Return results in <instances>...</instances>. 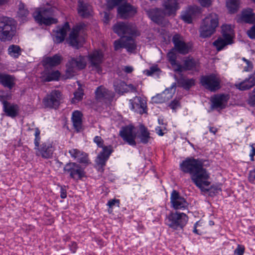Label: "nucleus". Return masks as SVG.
Segmentation results:
<instances>
[{
  "mask_svg": "<svg viewBox=\"0 0 255 255\" xmlns=\"http://www.w3.org/2000/svg\"><path fill=\"white\" fill-rule=\"evenodd\" d=\"M163 6L164 14L169 16L175 14L176 10L179 8V3L178 0H165Z\"/></svg>",
  "mask_w": 255,
  "mask_h": 255,
  "instance_id": "obj_25",
  "label": "nucleus"
},
{
  "mask_svg": "<svg viewBox=\"0 0 255 255\" xmlns=\"http://www.w3.org/2000/svg\"><path fill=\"white\" fill-rule=\"evenodd\" d=\"M84 93L81 89H78L77 91L74 93V97L72 99V103H76L82 99Z\"/></svg>",
  "mask_w": 255,
  "mask_h": 255,
  "instance_id": "obj_44",
  "label": "nucleus"
},
{
  "mask_svg": "<svg viewBox=\"0 0 255 255\" xmlns=\"http://www.w3.org/2000/svg\"><path fill=\"white\" fill-rule=\"evenodd\" d=\"M123 0H109L108 6L110 8H113L114 6L119 5Z\"/></svg>",
  "mask_w": 255,
  "mask_h": 255,
  "instance_id": "obj_52",
  "label": "nucleus"
},
{
  "mask_svg": "<svg viewBox=\"0 0 255 255\" xmlns=\"http://www.w3.org/2000/svg\"><path fill=\"white\" fill-rule=\"evenodd\" d=\"M198 66V62L193 58H188L184 60L183 68L187 70H193Z\"/></svg>",
  "mask_w": 255,
  "mask_h": 255,
  "instance_id": "obj_39",
  "label": "nucleus"
},
{
  "mask_svg": "<svg viewBox=\"0 0 255 255\" xmlns=\"http://www.w3.org/2000/svg\"><path fill=\"white\" fill-rule=\"evenodd\" d=\"M60 75L58 70L47 71H45L42 76V80L44 82H50L57 80Z\"/></svg>",
  "mask_w": 255,
  "mask_h": 255,
  "instance_id": "obj_34",
  "label": "nucleus"
},
{
  "mask_svg": "<svg viewBox=\"0 0 255 255\" xmlns=\"http://www.w3.org/2000/svg\"><path fill=\"white\" fill-rule=\"evenodd\" d=\"M69 153L72 157L75 158H78L83 154V152H81L77 149H71L69 150Z\"/></svg>",
  "mask_w": 255,
  "mask_h": 255,
  "instance_id": "obj_46",
  "label": "nucleus"
},
{
  "mask_svg": "<svg viewBox=\"0 0 255 255\" xmlns=\"http://www.w3.org/2000/svg\"><path fill=\"white\" fill-rule=\"evenodd\" d=\"M88 68L92 72L99 74L102 73V64L104 61V54L101 50H94L87 56Z\"/></svg>",
  "mask_w": 255,
  "mask_h": 255,
  "instance_id": "obj_5",
  "label": "nucleus"
},
{
  "mask_svg": "<svg viewBox=\"0 0 255 255\" xmlns=\"http://www.w3.org/2000/svg\"><path fill=\"white\" fill-rule=\"evenodd\" d=\"M124 71L127 73H130L133 71V68L130 66H126L124 68Z\"/></svg>",
  "mask_w": 255,
  "mask_h": 255,
  "instance_id": "obj_63",
  "label": "nucleus"
},
{
  "mask_svg": "<svg viewBox=\"0 0 255 255\" xmlns=\"http://www.w3.org/2000/svg\"><path fill=\"white\" fill-rule=\"evenodd\" d=\"M18 17L20 20L24 22L28 20V16L29 15V11L27 9L24 7L23 3H20L19 4L18 11L17 12Z\"/></svg>",
  "mask_w": 255,
  "mask_h": 255,
  "instance_id": "obj_38",
  "label": "nucleus"
},
{
  "mask_svg": "<svg viewBox=\"0 0 255 255\" xmlns=\"http://www.w3.org/2000/svg\"><path fill=\"white\" fill-rule=\"evenodd\" d=\"M167 58L171 65H175L176 63V55L174 51H171L167 54Z\"/></svg>",
  "mask_w": 255,
  "mask_h": 255,
  "instance_id": "obj_48",
  "label": "nucleus"
},
{
  "mask_svg": "<svg viewBox=\"0 0 255 255\" xmlns=\"http://www.w3.org/2000/svg\"><path fill=\"white\" fill-rule=\"evenodd\" d=\"M94 141L95 143H96L98 147L103 148V149H104V147L105 146L104 145V140L101 136H95L94 139Z\"/></svg>",
  "mask_w": 255,
  "mask_h": 255,
  "instance_id": "obj_50",
  "label": "nucleus"
},
{
  "mask_svg": "<svg viewBox=\"0 0 255 255\" xmlns=\"http://www.w3.org/2000/svg\"><path fill=\"white\" fill-rule=\"evenodd\" d=\"M0 101L3 104V111L7 116L14 118L18 115L19 107L17 105L5 101L3 97H0Z\"/></svg>",
  "mask_w": 255,
  "mask_h": 255,
  "instance_id": "obj_19",
  "label": "nucleus"
},
{
  "mask_svg": "<svg viewBox=\"0 0 255 255\" xmlns=\"http://www.w3.org/2000/svg\"><path fill=\"white\" fill-rule=\"evenodd\" d=\"M173 94L169 89H166L161 94H158L152 98V102L160 104L166 102L172 98Z\"/></svg>",
  "mask_w": 255,
  "mask_h": 255,
  "instance_id": "obj_29",
  "label": "nucleus"
},
{
  "mask_svg": "<svg viewBox=\"0 0 255 255\" xmlns=\"http://www.w3.org/2000/svg\"><path fill=\"white\" fill-rule=\"evenodd\" d=\"M112 152V146L109 145L108 146H105L102 151L98 154L96 159V162L101 168L102 171L104 170L103 167L105 166L106 162Z\"/></svg>",
  "mask_w": 255,
  "mask_h": 255,
  "instance_id": "obj_18",
  "label": "nucleus"
},
{
  "mask_svg": "<svg viewBox=\"0 0 255 255\" xmlns=\"http://www.w3.org/2000/svg\"><path fill=\"white\" fill-rule=\"evenodd\" d=\"M20 47L16 45H11L8 48V53L11 56L17 58L21 54Z\"/></svg>",
  "mask_w": 255,
  "mask_h": 255,
  "instance_id": "obj_41",
  "label": "nucleus"
},
{
  "mask_svg": "<svg viewBox=\"0 0 255 255\" xmlns=\"http://www.w3.org/2000/svg\"><path fill=\"white\" fill-rule=\"evenodd\" d=\"M249 104L252 107L255 106V88L253 89L249 100Z\"/></svg>",
  "mask_w": 255,
  "mask_h": 255,
  "instance_id": "obj_51",
  "label": "nucleus"
},
{
  "mask_svg": "<svg viewBox=\"0 0 255 255\" xmlns=\"http://www.w3.org/2000/svg\"><path fill=\"white\" fill-rule=\"evenodd\" d=\"M69 246L70 250L72 252V253H75L77 248V244L75 242H73L71 245H69Z\"/></svg>",
  "mask_w": 255,
  "mask_h": 255,
  "instance_id": "obj_60",
  "label": "nucleus"
},
{
  "mask_svg": "<svg viewBox=\"0 0 255 255\" xmlns=\"http://www.w3.org/2000/svg\"><path fill=\"white\" fill-rule=\"evenodd\" d=\"M119 85L120 89H118L119 92H128L129 91L131 92L136 91V88L132 84L127 85L125 82L120 81Z\"/></svg>",
  "mask_w": 255,
  "mask_h": 255,
  "instance_id": "obj_40",
  "label": "nucleus"
},
{
  "mask_svg": "<svg viewBox=\"0 0 255 255\" xmlns=\"http://www.w3.org/2000/svg\"><path fill=\"white\" fill-rule=\"evenodd\" d=\"M200 13V8L199 7L193 6L189 7L188 9L184 11L181 16L183 21L188 23H190L192 21L193 18L197 14Z\"/></svg>",
  "mask_w": 255,
  "mask_h": 255,
  "instance_id": "obj_23",
  "label": "nucleus"
},
{
  "mask_svg": "<svg viewBox=\"0 0 255 255\" xmlns=\"http://www.w3.org/2000/svg\"><path fill=\"white\" fill-rule=\"evenodd\" d=\"M207 186H204L205 189L204 190L201 191L203 192H208L209 195L211 196L216 195V194L218 193L219 191H221L220 188L217 186H212L209 188H207Z\"/></svg>",
  "mask_w": 255,
  "mask_h": 255,
  "instance_id": "obj_43",
  "label": "nucleus"
},
{
  "mask_svg": "<svg viewBox=\"0 0 255 255\" xmlns=\"http://www.w3.org/2000/svg\"><path fill=\"white\" fill-rule=\"evenodd\" d=\"M188 219L187 216L184 213H171L166 220V224L174 229H182L186 224Z\"/></svg>",
  "mask_w": 255,
  "mask_h": 255,
  "instance_id": "obj_9",
  "label": "nucleus"
},
{
  "mask_svg": "<svg viewBox=\"0 0 255 255\" xmlns=\"http://www.w3.org/2000/svg\"><path fill=\"white\" fill-rule=\"evenodd\" d=\"M86 65V59L84 56L79 55L71 58L66 64V73L67 78L72 77L78 71L85 69Z\"/></svg>",
  "mask_w": 255,
  "mask_h": 255,
  "instance_id": "obj_6",
  "label": "nucleus"
},
{
  "mask_svg": "<svg viewBox=\"0 0 255 255\" xmlns=\"http://www.w3.org/2000/svg\"><path fill=\"white\" fill-rule=\"evenodd\" d=\"M223 31V38L219 37L213 42L218 51H220L227 45L233 43L231 26L229 25H223L222 27Z\"/></svg>",
  "mask_w": 255,
  "mask_h": 255,
  "instance_id": "obj_10",
  "label": "nucleus"
},
{
  "mask_svg": "<svg viewBox=\"0 0 255 255\" xmlns=\"http://www.w3.org/2000/svg\"><path fill=\"white\" fill-rule=\"evenodd\" d=\"M66 196L67 195H66V190L63 188H61V195H60L61 198H62V199L65 198L66 197Z\"/></svg>",
  "mask_w": 255,
  "mask_h": 255,
  "instance_id": "obj_62",
  "label": "nucleus"
},
{
  "mask_svg": "<svg viewBox=\"0 0 255 255\" xmlns=\"http://www.w3.org/2000/svg\"><path fill=\"white\" fill-rule=\"evenodd\" d=\"M242 60L245 62L246 66L244 67L243 70L245 72H251L253 69V64L252 61L243 58Z\"/></svg>",
  "mask_w": 255,
  "mask_h": 255,
  "instance_id": "obj_45",
  "label": "nucleus"
},
{
  "mask_svg": "<svg viewBox=\"0 0 255 255\" xmlns=\"http://www.w3.org/2000/svg\"><path fill=\"white\" fill-rule=\"evenodd\" d=\"M159 70V69L157 66H152L150 68L149 70L146 71V74L148 76H150Z\"/></svg>",
  "mask_w": 255,
  "mask_h": 255,
  "instance_id": "obj_54",
  "label": "nucleus"
},
{
  "mask_svg": "<svg viewBox=\"0 0 255 255\" xmlns=\"http://www.w3.org/2000/svg\"><path fill=\"white\" fill-rule=\"evenodd\" d=\"M242 21L246 23H252L255 22V14L253 12L251 8L244 9L240 17Z\"/></svg>",
  "mask_w": 255,
  "mask_h": 255,
  "instance_id": "obj_31",
  "label": "nucleus"
},
{
  "mask_svg": "<svg viewBox=\"0 0 255 255\" xmlns=\"http://www.w3.org/2000/svg\"><path fill=\"white\" fill-rule=\"evenodd\" d=\"M40 130L38 128H36L35 129V139H34V144L35 146V149H37L39 146V142L40 140Z\"/></svg>",
  "mask_w": 255,
  "mask_h": 255,
  "instance_id": "obj_47",
  "label": "nucleus"
},
{
  "mask_svg": "<svg viewBox=\"0 0 255 255\" xmlns=\"http://www.w3.org/2000/svg\"><path fill=\"white\" fill-rule=\"evenodd\" d=\"M95 94L97 100L103 101L105 102H111L115 96L114 92L102 86H99L97 88Z\"/></svg>",
  "mask_w": 255,
  "mask_h": 255,
  "instance_id": "obj_16",
  "label": "nucleus"
},
{
  "mask_svg": "<svg viewBox=\"0 0 255 255\" xmlns=\"http://www.w3.org/2000/svg\"><path fill=\"white\" fill-rule=\"evenodd\" d=\"M249 180L251 183H254L255 181V169L251 171L249 174Z\"/></svg>",
  "mask_w": 255,
  "mask_h": 255,
  "instance_id": "obj_55",
  "label": "nucleus"
},
{
  "mask_svg": "<svg viewBox=\"0 0 255 255\" xmlns=\"http://www.w3.org/2000/svg\"><path fill=\"white\" fill-rule=\"evenodd\" d=\"M255 155V148L253 146V145H252V153L250 154V156L252 157L251 160H254L253 156Z\"/></svg>",
  "mask_w": 255,
  "mask_h": 255,
  "instance_id": "obj_64",
  "label": "nucleus"
},
{
  "mask_svg": "<svg viewBox=\"0 0 255 255\" xmlns=\"http://www.w3.org/2000/svg\"><path fill=\"white\" fill-rule=\"evenodd\" d=\"M16 22L12 18L0 17V40L5 41L12 39L16 31Z\"/></svg>",
  "mask_w": 255,
  "mask_h": 255,
  "instance_id": "obj_4",
  "label": "nucleus"
},
{
  "mask_svg": "<svg viewBox=\"0 0 255 255\" xmlns=\"http://www.w3.org/2000/svg\"><path fill=\"white\" fill-rule=\"evenodd\" d=\"M0 83L4 87L11 89L14 85V77L11 75L0 74Z\"/></svg>",
  "mask_w": 255,
  "mask_h": 255,
  "instance_id": "obj_32",
  "label": "nucleus"
},
{
  "mask_svg": "<svg viewBox=\"0 0 255 255\" xmlns=\"http://www.w3.org/2000/svg\"><path fill=\"white\" fill-rule=\"evenodd\" d=\"M221 80L219 75L211 74L209 75L203 76L201 78V83L206 89L210 91L214 92L221 88Z\"/></svg>",
  "mask_w": 255,
  "mask_h": 255,
  "instance_id": "obj_11",
  "label": "nucleus"
},
{
  "mask_svg": "<svg viewBox=\"0 0 255 255\" xmlns=\"http://www.w3.org/2000/svg\"><path fill=\"white\" fill-rule=\"evenodd\" d=\"M210 178V174L207 170L203 168L202 164L191 175V179L199 187L201 190H204V186H209L210 182L208 181Z\"/></svg>",
  "mask_w": 255,
  "mask_h": 255,
  "instance_id": "obj_8",
  "label": "nucleus"
},
{
  "mask_svg": "<svg viewBox=\"0 0 255 255\" xmlns=\"http://www.w3.org/2000/svg\"><path fill=\"white\" fill-rule=\"evenodd\" d=\"M62 99V95L59 90H53L43 99L44 105L50 108L56 109Z\"/></svg>",
  "mask_w": 255,
  "mask_h": 255,
  "instance_id": "obj_12",
  "label": "nucleus"
},
{
  "mask_svg": "<svg viewBox=\"0 0 255 255\" xmlns=\"http://www.w3.org/2000/svg\"><path fill=\"white\" fill-rule=\"evenodd\" d=\"M226 5L230 13H235L239 7V0H228Z\"/></svg>",
  "mask_w": 255,
  "mask_h": 255,
  "instance_id": "obj_42",
  "label": "nucleus"
},
{
  "mask_svg": "<svg viewBox=\"0 0 255 255\" xmlns=\"http://www.w3.org/2000/svg\"><path fill=\"white\" fill-rule=\"evenodd\" d=\"M170 200L173 207L176 210L185 209L188 205L186 200L174 190L171 193Z\"/></svg>",
  "mask_w": 255,
  "mask_h": 255,
  "instance_id": "obj_17",
  "label": "nucleus"
},
{
  "mask_svg": "<svg viewBox=\"0 0 255 255\" xmlns=\"http://www.w3.org/2000/svg\"><path fill=\"white\" fill-rule=\"evenodd\" d=\"M130 102L131 105V109L140 114L144 113L145 109L146 107V103L140 97L136 96L133 99L130 100Z\"/></svg>",
  "mask_w": 255,
  "mask_h": 255,
  "instance_id": "obj_28",
  "label": "nucleus"
},
{
  "mask_svg": "<svg viewBox=\"0 0 255 255\" xmlns=\"http://www.w3.org/2000/svg\"><path fill=\"white\" fill-rule=\"evenodd\" d=\"M69 41L71 46L78 49L83 45L84 39L79 36V30L73 29L69 34Z\"/></svg>",
  "mask_w": 255,
  "mask_h": 255,
  "instance_id": "obj_26",
  "label": "nucleus"
},
{
  "mask_svg": "<svg viewBox=\"0 0 255 255\" xmlns=\"http://www.w3.org/2000/svg\"><path fill=\"white\" fill-rule=\"evenodd\" d=\"M146 12L152 21L157 23L161 20L162 12L160 9L157 8L149 9L146 11Z\"/></svg>",
  "mask_w": 255,
  "mask_h": 255,
  "instance_id": "obj_36",
  "label": "nucleus"
},
{
  "mask_svg": "<svg viewBox=\"0 0 255 255\" xmlns=\"http://www.w3.org/2000/svg\"><path fill=\"white\" fill-rule=\"evenodd\" d=\"M229 96L227 95H218L212 99V108L221 110L226 107Z\"/></svg>",
  "mask_w": 255,
  "mask_h": 255,
  "instance_id": "obj_24",
  "label": "nucleus"
},
{
  "mask_svg": "<svg viewBox=\"0 0 255 255\" xmlns=\"http://www.w3.org/2000/svg\"><path fill=\"white\" fill-rule=\"evenodd\" d=\"M118 11L120 17L123 19L132 16L136 12L135 8L127 3L120 6L118 8Z\"/></svg>",
  "mask_w": 255,
  "mask_h": 255,
  "instance_id": "obj_22",
  "label": "nucleus"
},
{
  "mask_svg": "<svg viewBox=\"0 0 255 255\" xmlns=\"http://www.w3.org/2000/svg\"><path fill=\"white\" fill-rule=\"evenodd\" d=\"M113 31L119 36H122L120 40L114 42L115 50L122 48L127 49L128 52H132L136 48L134 39L130 35L135 34V26L129 23L118 22L114 25Z\"/></svg>",
  "mask_w": 255,
  "mask_h": 255,
  "instance_id": "obj_1",
  "label": "nucleus"
},
{
  "mask_svg": "<svg viewBox=\"0 0 255 255\" xmlns=\"http://www.w3.org/2000/svg\"><path fill=\"white\" fill-rule=\"evenodd\" d=\"M104 14V21L105 23H108L110 19V15L107 12H105Z\"/></svg>",
  "mask_w": 255,
  "mask_h": 255,
  "instance_id": "obj_61",
  "label": "nucleus"
},
{
  "mask_svg": "<svg viewBox=\"0 0 255 255\" xmlns=\"http://www.w3.org/2000/svg\"><path fill=\"white\" fill-rule=\"evenodd\" d=\"M33 15L35 21L40 24L50 25L57 22V19L53 17V9L51 7L40 8L34 12Z\"/></svg>",
  "mask_w": 255,
  "mask_h": 255,
  "instance_id": "obj_7",
  "label": "nucleus"
},
{
  "mask_svg": "<svg viewBox=\"0 0 255 255\" xmlns=\"http://www.w3.org/2000/svg\"><path fill=\"white\" fill-rule=\"evenodd\" d=\"M179 105V102L178 101H175V100H174L169 105V107L174 110L175 109H176V108L177 107V106H178Z\"/></svg>",
  "mask_w": 255,
  "mask_h": 255,
  "instance_id": "obj_59",
  "label": "nucleus"
},
{
  "mask_svg": "<svg viewBox=\"0 0 255 255\" xmlns=\"http://www.w3.org/2000/svg\"><path fill=\"white\" fill-rule=\"evenodd\" d=\"M249 37L252 39H255V25L253 26L250 30L248 31Z\"/></svg>",
  "mask_w": 255,
  "mask_h": 255,
  "instance_id": "obj_53",
  "label": "nucleus"
},
{
  "mask_svg": "<svg viewBox=\"0 0 255 255\" xmlns=\"http://www.w3.org/2000/svg\"><path fill=\"white\" fill-rule=\"evenodd\" d=\"M172 41L175 50L180 54H187L191 49V45L189 43H186L183 40V38L179 34L173 36Z\"/></svg>",
  "mask_w": 255,
  "mask_h": 255,
  "instance_id": "obj_15",
  "label": "nucleus"
},
{
  "mask_svg": "<svg viewBox=\"0 0 255 255\" xmlns=\"http://www.w3.org/2000/svg\"><path fill=\"white\" fill-rule=\"evenodd\" d=\"M255 85V70L251 74L248 78H246L241 83L236 84L237 89L241 91L250 89Z\"/></svg>",
  "mask_w": 255,
  "mask_h": 255,
  "instance_id": "obj_27",
  "label": "nucleus"
},
{
  "mask_svg": "<svg viewBox=\"0 0 255 255\" xmlns=\"http://www.w3.org/2000/svg\"><path fill=\"white\" fill-rule=\"evenodd\" d=\"M78 12L82 17H87L91 14V6L83 1L79 0L78 1Z\"/></svg>",
  "mask_w": 255,
  "mask_h": 255,
  "instance_id": "obj_30",
  "label": "nucleus"
},
{
  "mask_svg": "<svg viewBox=\"0 0 255 255\" xmlns=\"http://www.w3.org/2000/svg\"><path fill=\"white\" fill-rule=\"evenodd\" d=\"M178 87H183L186 90H189L192 86L194 85V80L193 79H186L181 76L177 80Z\"/></svg>",
  "mask_w": 255,
  "mask_h": 255,
  "instance_id": "obj_35",
  "label": "nucleus"
},
{
  "mask_svg": "<svg viewBox=\"0 0 255 255\" xmlns=\"http://www.w3.org/2000/svg\"><path fill=\"white\" fill-rule=\"evenodd\" d=\"M219 24L218 15L215 13L208 14L203 19L199 31L200 36L202 38L210 37L216 31Z\"/></svg>",
  "mask_w": 255,
  "mask_h": 255,
  "instance_id": "obj_3",
  "label": "nucleus"
},
{
  "mask_svg": "<svg viewBox=\"0 0 255 255\" xmlns=\"http://www.w3.org/2000/svg\"><path fill=\"white\" fill-rule=\"evenodd\" d=\"M134 127L132 126H128L122 128L120 132V135L123 140L132 146L136 145L135 139L136 137L139 139V142L143 144H146L150 139V133L147 128L143 125H140L139 130L137 134L133 132Z\"/></svg>",
  "mask_w": 255,
  "mask_h": 255,
  "instance_id": "obj_2",
  "label": "nucleus"
},
{
  "mask_svg": "<svg viewBox=\"0 0 255 255\" xmlns=\"http://www.w3.org/2000/svg\"><path fill=\"white\" fill-rule=\"evenodd\" d=\"M78 160L79 162L83 163H88V161L87 156L86 155V154H84V153L83 155H81L80 157L78 158Z\"/></svg>",
  "mask_w": 255,
  "mask_h": 255,
  "instance_id": "obj_56",
  "label": "nucleus"
},
{
  "mask_svg": "<svg viewBox=\"0 0 255 255\" xmlns=\"http://www.w3.org/2000/svg\"><path fill=\"white\" fill-rule=\"evenodd\" d=\"M72 120L74 128L79 131L82 128V114L76 111L73 113Z\"/></svg>",
  "mask_w": 255,
  "mask_h": 255,
  "instance_id": "obj_33",
  "label": "nucleus"
},
{
  "mask_svg": "<svg viewBox=\"0 0 255 255\" xmlns=\"http://www.w3.org/2000/svg\"><path fill=\"white\" fill-rule=\"evenodd\" d=\"M36 149V155L41 156L44 158H51L54 150L52 144L46 142L43 143Z\"/></svg>",
  "mask_w": 255,
  "mask_h": 255,
  "instance_id": "obj_20",
  "label": "nucleus"
},
{
  "mask_svg": "<svg viewBox=\"0 0 255 255\" xmlns=\"http://www.w3.org/2000/svg\"><path fill=\"white\" fill-rule=\"evenodd\" d=\"M70 30L68 22H66L62 27H58L53 34V40L55 42L59 43L64 41L67 31Z\"/></svg>",
  "mask_w": 255,
  "mask_h": 255,
  "instance_id": "obj_21",
  "label": "nucleus"
},
{
  "mask_svg": "<svg viewBox=\"0 0 255 255\" xmlns=\"http://www.w3.org/2000/svg\"><path fill=\"white\" fill-rule=\"evenodd\" d=\"M203 6H208L211 4V0H198Z\"/></svg>",
  "mask_w": 255,
  "mask_h": 255,
  "instance_id": "obj_58",
  "label": "nucleus"
},
{
  "mask_svg": "<svg viewBox=\"0 0 255 255\" xmlns=\"http://www.w3.org/2000/svg\"><path fill=\"white\" fill-rule=\"evenodd\" d=\"M116 203L119 204V200L118 199H112L109 201L108 202L107 205L110 207H113L114 205H116Z\"/></svg>",
  "mask_w": 255,
  "mask_h": 255,
  "instance_id": "obj_57",
  "label": "nucleus"
},
{
  "mask_svg": "<svg viewBox=\"0 0 255 255\" xmlns=\"http://www.w3.org/2000/svg\"><path fill=\"white\" fill-rule=\"evenodd\" d=\"M202 163L199 160L192 158H187L180 164V169L184 173H189L191 175Z\"/></svg>",
  "mask_w": 255,
  "mask_h": 255,
  "instance_id": "obj_14",
  "label": "nucleus"
},
{
  "mask_svg": "<svg viewBox=\"0 0 255 255\" xmlns=\"http://www.w3.org/2000/svg\"><path fill=\"white\" fill-rule=\"evenodd\" d=\"M62 60V57L55 54L52 57H47L44 60V62L50 66H56L60 64Z\"/></svg>",
  "mask_w": 255,
  "mask_h": 255,
  "instance_id": "obj_37",
  "label": "nucleus"
},
{
  "mask_svg": "<svg viewBox=\"0 0 255 255\" xmlns=\"http://www.w3.org/2000/svg\"><path fill=\"white\" fill-rule=\"evenodd\" d=\"M64 170L69 173L71 178L79 180L81 179L85 176V172L84 169L81 166L75 162H69L67 163Z\"/></svg>",
  "mask_w": 255,
  "mask_h": 255,
  "instance_id": "obj_13",
  "label": "nucleus"
},
{
  "mask_svg": "<svg viewBox=\"0 0 255 255\" xmlns=\"http://www.w3.org/2000/svg\"><path fill=\"white\" fill-rule=\"evenodd\" d=\"M245 248L243 245H238L237 248L234 251L235 255H243Z\"/></svg>",
  "mask_w": 255,
  "mask_h": 255,
  "instance_id": "obj_49",
  "label": "nucleus"
}]
</instances>
